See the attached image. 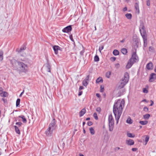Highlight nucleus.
I'll return each mask as SVG.
<instances>
[{
	"label": "nucleus",
	"mask_w": 156,
	"mask_h": 156,
	"mask_svg": "<svg viewBox=\"0 0 156 156\" xmlns=\"http://www.w3.org/2000/svg\"><path fill=\"white\" fill-rule=\"evenodd\" d=\"M116 68H118L120 67V64L119 63H117L115 65Z\"/></svg>",
	"instance_id": "nucleus-51"
},
{
	"label": "nucleus",
	"mask_w": 156,
	"mask_h": 156,
	"mask_svg": "<svg viewBox=\"0 0 156 156\" xmlns=\"http://www.w3.org/2000/svg\"><path fill=\"white\" fill-rule=\"evenodd\" d=\"M139 29L140 32L143 40L144 46L146 47L147 44V34L143 23L140 24Z\"/></svg>",
	"instance_id": "nucleus-2"
},
{
	"label": "nucleus",
	"mask_w": 156,
	"mask_h": 156,
	"mask_svg": "<svg viewBox=\"0 0 156 156\" xmlns=\"http://www.w3.org/2000/svg\"><path fill=\"white\" fill-rule=\"evenodd\" d=\"M14 127L16 133H17L19 135L20 134V132L19 127H18L17 126H14Z\"/></svg>",
	"instance_id": "nucleus-22"
},
{
	"label": "nucleus",
	"mask_w": 156,
	"mask_h": 156,
	"mask_svg": "<svg viewBox=\"0 0 156 156\" xmlns=\"http://www.w3.org/2000/svg\"><path fill=\"white\" fill-rule=\"evenodd\" d=\"M84 88V87L82 86H80V87L79 88V90H81L83 89Z\"/></svg>",
	"instance_id": "nucleus-58"
},
{
	"label": "nucleus",
	"mask_w": 156,
	"mask_h": 156,
	"mask_svg": "<svg viewBox=\"0 0 156 156\" xmlns=\"http://www.w3.org/2000/svg\"><path fill=\"white\" fill-rule=\"evenodd\" d=\"M139 123L142 125H146L148 123L147 121H141L139 122Z\"/></svg>",
	"instance_id": "nucleus-29"
},
{
	"label": "nucleus",
	"mask_w": 156,
	"mask_h": 156,
	"mask_svg": "<svg viewBox=\"0 0 156 156\" xmlns=\"http://www.w3.org/2000/svg\"><path fill=\"white\" fill-rule=\"evenodd\" d=\"M93 116L95 119L97 120L98 119L97 115L96 112L94 113Z\"/></svg>",
	"instance_id": "nucleus-40"
},
{
	"label": "nucleus",
	"mask_w": 156,
	"mask_h": 156,
	"mask_svg": "<svg viewBox=\"0 0 156 156\" xmlns=\"http://www.w3.org/2000/svg\"><path fill=\"white\" fill-rule=\"evenodd\" d=\"M89 78H90V75H88L87 76L85 79H84L85 80L89 82Z\"/></svg>",
	"instance_id": "nucleus-42"
},
{
	"label": "nucleus",
	"mask_w": 156,
	"mask_h": 156,
	"mask_svg": "<svg viewBox=\"0 0 156 156\" xmlns=\"http://www.w3.org/2000/svg\"><path fill=\"white\" fill-rule=\"evenodd\" d=\"M133 64V62H130L129 60L127 63L126 65V69H128L130 68L132 66Z\"/></svg>",
	"instance_id": "nucleus-16"
},
{
	"label": "nucleus",
	"mask_w": 156,
	"mask_h": 156,
	"mask_svg": "<svg viewBox=\"0 0 156 156\" xmlns=\"http://www.w3.org/2000/svg\"><path fill=\"white\" fill-rule=\"evenodd\" d=\"M113 54L115 56L118 55L119 54V51L117 50H114L113 52Z\"/></svg>",
	"instance_id": "nucleus-31"
},
{
	"label": "nucleus",
	"mask_w": 156,
	"mask_h": 156,
	"mask_svg": "<svg viewBox=\"0 0 156 156\" xmlns=\"http://www.w3.org/2000/svg\"><path fill=\"white\" fill-rule=\"evenodd\" d=\"M150 115L149 114H146L144 115V119H148L150 117Z\"/></svg>",
	"instance_id": "nucleus-36"
},
{
	"label": "nucleus",
	"mask_w": 156,
	"mask_h": 156,
	"mask_svg": "<svg viewBox=\"0 0 156 156\" xmlns=\"http://www.w3.org/2000/svg\"><path fill=\"white\" fill-rule=\"evenodd\" d=\"M145 145L147 143V142L148 141L149 139V136L148 135H146L145 136Z\"/></svg>",
	"instance_id": "nucleus-33"
},
{
	"label": "nucleus",
	"mask_w": 156,
	"mask_h": 156,
	"mask_svg": "<svg viewBox=\"0 0 156 156\" xmlns=\"http://www.w3.org/2000/svg\"><path fill=\"white\" fill-rule=\"evenodd\" d=\"M26 48V46L24 44L22 45L20 49H17L16 51H18V53H20L22 51L24 50Z\"/></svg>",
	"instance_id": "nucleus-17"
},
{
	"label": "nucleus",
	"mask_w": 156,
	"mask_h": 156,
	"mask_svg": "<svg viewBox=\"0 0 156 156\" xmlns=\"http://www.w3.org/2000/svg\"><path fill=\"white\" fill-rule=\"evenodd\" d=\"M110 59L112 61H114L116 59V58L115 57H112Z\"/></svg>",
	"instance_id": "nucleus-50"
},
{
	"label": "nucleus",
	"mask_w": 156,
	"mask_h": 156,
	"mask_svg": "<svg viewBox=\"0 0 156 156\" xmlns=\"http://www.w3.org/2000/svg\"><path fill=\"white\" fill-rule=\"evenodd\" d=\"M96 111L98 112L99 113L101 111V108L100 107H98L96 109Z\"/></svg>",
	"instance_id": "nucleus-48"
},
{
	"label": "nucleus",
	"mask_w": 156,
	"mask_h": 156,
	"mask_svg": "<svg viewBox=\"0 0 156 156\" xmlns=\"http://www.w3.org/2000/svg\"><path fill=\"white\" fill-rule=\"evenodd\" d=\"M126 122L128 123L131 124L133 122V120L131 119L130 117H129L126 120Z\"/></svg>",
	"instance_id": "nucleus-28"
},
{
	"label": "nucleus",
	"mask_w": 156,
	"mask_h": 156,
	"mask_svg": "<svg viewBox=\"0 0 156 156\" xmlns=\"http://www.w3.org/2000/svg\"><path fill=\"white\" fill-rule=\"evenodd\" d=\"M89 82L85 80L84 79L83 81L82 84L85 87H87L88 84Z\"/></svg>",
	"instance_id": "nucleus-25"
},
{
	"label": "nucleus",
	"mask_w": 156,
	"mask_h": 156,
	"mask_svg": "<svg viewBox=\"0 0 156 156\" xmlns=\"http://www.w3.org/2000/svg\"><path fill=\"white\" fill-rule=\"evenodd\" d=\"M126 144L128 145L131 146L134 144V142L133 140L129 139L126 140Z\"/></svg>",
	"instance_id": "nucleus-13"
},
{
	"label": "nucleus",
	"mask_w": 156,
	"mask_h": 156,
	"mask_svg": "<svg viewBox=\"0 0 156 156\" xmlns=\"http://www.w3.org/2000/svg\"><path fill=\"white\" fill-rule=\"evenodd\" d=\"M16 124L18 126V127H20L21 126L22 123L21 122H16Z\"/></svg>",
	"instance_id": "nucleus-41"
},
{
	"label": "nucleus",
	"mask_w": 156,
	"mask_h": 156,
	"mask_svg": "<svg viewBox=\"0 0 156 156\" xmlns=\"http://www.w3.org/2000/svg\"><path fill=\"white\" fill-rule=\"evenodd\" d=\"M104 46L103 45H101L99 46V51L101 53V50L102 49H103L104 48Z\"/></svg>",
	"instance_id": "nucleus-39"
},
{
	"label": "nucleus",
	"mask_w": 156,
	"mask_h": 156,
	"mask_svg": "<svg viewBox=\"0 0 156 156\" xmlns=\"http://www.w3.org/2000/svg\"><path fill=\"white\" fill-rule=\"evenodd\" d=\"M90 117H88V118H87L85 120L86 121H88V120H90Z\"/></svg>",
	"instance_id": "nucleus-64"
},
{
	"label": "nucleus",
	"mask_w": 156,
	"mask_h": 156,
	"mask_svg": "<svg viewBox=\"0 0 156 156\" xmlns=\"http://www.w3.org/2000/svg\"><path fill=\"white\" fill-rule=\"evenodd\" d=\"M96 96L98 98H100L101 97V95L99 93H96Z\"/></svg>",
	"instance_id": "nucleus-57"
},
{
	"label": "nucleus",
	"mask_w": 156,
	"mask_h": 156,
	"mask_svg": "<svg viewBox=\"0 0 156 156\" xmlns=\"http://www.w3.org/2000/svg\"><path fill=\"white\" fill-rule=\"evenodd\" d=\"M124 100L118 99L115 101L113 106V112L114 115L116 123H118L124 106Z\"/></svg>",
	"instance_id": "nucleus-1"
},
{
	"label": "nucleus",
	"mask_w": 156,
	"mask_h": 156,
	"mask_svg": "<svg viewBox=\"0 0 156 156\" xmlns=\"http://www.w3.org/2000/svg\"><path fill=\"white\" fill-rule=\"evenodd\" d=\"M127 136L129 137L133 138L135 137V135L134 134L133 135L131 133H127Z\"/></svg>",
	"instance_id": "nucleus-37"
},
{
	"label": "nucleus",
	"mask_w": 156,
	"mask_h": 156,
	"mask_svg": "<svg viewBox=\"0 0 156 156\" xmlns=\"http://www.w3.org/2000/svg\"><path fill=\"white\" fill-rule=\"evenodd\" d=\"M3 52L2 51H0V61H2L3 59Z\"/></svg>",
	"instance_id": "nucleus-23"
},
{
	"label": "nucleus",
	"mask_w": 156,
	"mask_h": 156,
	"mask_svg": "<svg viewBox=\"0 0 156 156\" xmlns=\"http://www.w3.org/2000/svg\"><path fill=\"white\" fill-rule=\"evenodd\" d=\"M119 149H121V150H123V149L120 148V147H116L115 148V151H117Z\"/></svg>",
	"instance_id": "nucleus-46"
},
{
	"label": "nucleus",
	"mask_w": 156,
	"mask_h": 156,
	"mask_svg": "<svg viewBox=\"0 0 156 156\" xmlns=\"http://www.w3.org/2000/svg\"><path fill=\"white\" fill-rule=\"evenodd\" d=\"M0 96L2 97H7L8 96V93L5 91H3V90H0Z\"/></svg>",
	"instance_id": "nucleus-15"
},
{
	"label": "nucleus",
	"mask_w": 156,
	"mask_h": 156,
	"mask_svg": "<svg viewBox=\"0 0 156 156\" xmlns=\"http://www.w3.org/2000/svg\"><path fill=\"white\" fill-rule=\"evenodd\" d=\"M82 93H83L82 91H80L78 94V95L79 96H80L82 94Z\"/></svg>",
	"instance_id": "nucleus-55"
},
{
	"label": "nucleus",
	"mask_w": 156,
	"mask_h": 156,
	"mask_svg": "<svg viewBox=\"0 0 156 156\" xmlns=\"http://www.w3.org/2000/svg\"><path fill=\"white\" fill-rule=\"evenodd\" d=\"M143 92L144 93H147L148 92V91L147 89L145 88H144L143 89Z\"/></svg>",
	"instance_id": "nucleus-45"
},
{
	"label": "nucleus",
	"mask_w": 156,
	"mask_h": 156,
	"mask_svg": "<svg viewBox=\"0 0 156 156\" xmlns=\"http://www.w3.org/2000/svg\"><path fill=\"white\" fill-rule=\"evenodd\" d=\"M125 16L127 19L129 20L131 19L132 17V15L131 13H127L126 14Z\"/></svg>",
	"instance_id": "nucleus-26"
},
{
	"label": "nucleus",
	"mask_w": 156,
	"mask_h": 156,
	"mask_svg": "<svg viewBox=\"0 0 156 156\" xmlns=\"http://www.w3.org/2000/svg\"><path fill=\"white\" fill-rule=\"evenodd\" d=\"M72 30V25H70L64 28L62 30V31L64 33H68L70 32Z\"/></svg>",
	"instance_id": "nucleus-9"
},
{
	"label": "nucleus",
	"mask_w": 156,
	"mask_h": 156,
	"mask_svg": "<svg viewBox=\"0 0 156 156\" xmlns=\"http://www.w3.org/2000/svg\"><path fill=\"white\" fill-rule=\"evenodd\" d=\"M22 62L19 61L18 62V66L19 69L20 73H26L28 71V66L27 65L23 63V62L24 61L23 60L21 59Z\"/></svg>",
	"instance_id": "nucleus-5"
},
{
	"label": "nucleus",
	"mask_w": 156,
	"mask_h": 156,
	"mask_svg": "<svg viewBox=\"0 0 156 156\" xmlns=\"http://www.w3.org/2000/svg\"><path fill=\"white\" fill-rule=\"evenodd\" d=\"M139 2H137L135 3L134 7L136 10V13L137 14H139L140 13V10L139 8Z\"/></svg>",
	"instance_id": "nucleus-12"
},
{
	"label": "nucleus",
	"mask_w": 156,
	"mask_h": 156,
	"mask_svg": "<svg viewBox=\"0 0 156 156\" xmlns=\"http://www.w3.org/2000/svg\"><path fill=\"white\" fill-rule=\"evenodd\" d=\"M149 50L151 52H154V48L152 46H150L149 48Z\"/></svg>",
	"instance_id": "nucleus-38"
},
{
	"label": "nucleus",
	"mask_w": 156,
	"mask_h": 156,
	"mask_svg": "<svg viewBox=\"0 0 156 156\" xmlns=\"http://www.w3.org/2000/svg\"><path fill=\"white\" fill-rule=\"evenodd\" d=\"M46 69L47 71L48 72H51V66L50 65V64L48 62V61H47L46 63Z\"/></svg>",
	"instance_id": "nucleus-19"
},
{
	"label": "nucleus",
	"mask_w": 156,
	"mask_h": 156,
	"mask_svg": "<svg viewBox=\"0 0 156 156\" xmlns=\"http://www.w3.org/2000/svg\"><path fill=\"white\" fill-rule=\"evenodd\" d=\"M121 52L124 55H126L127 52V50L125 48H123L121 49Z\"/></svg>",
	"instance_id": "nucleus-27"
},
{
	"label": "nucleus",
	"mask_w": 156,
	"mask_h": 156,
	"mask_svg": "<svg viewBox=\"0 0 156 156\" xmlns=\"http://www.w3.org/2000/svg\"><path fill=\"white\" fill-rule=\"evenodd\" d=\"M18 118H21L22 119V121L24 123H26L27 122V120L25 117L23 115H19L18 116Z\"/></svg>",
	"instance_id": "nucleus-20"
},
{
	"label": "nucleus",
	"mask_w": 156,
	"mask_h": 156,
	"mask_svg": "<svg viewBox=\"0 0 156 156\" xmlns=\"http://www.w3.org/2000/svg\"><path fill=\"white\" fill-rule=\"evenodd\" d=\"M129 80V74L127 72H126L124 73L123 77L121 80L120 84L118 86V88L121 89L126 85L128 83Z\"/></svg>",
	"instance_id": "nucleus-4"
},
{
	"label": "nucleus",
	"mask_w": 156,
	"mask_h": 156,
	"mask_svg": "<svg viewBox=\"0 0 156 156\" xmlns=\"http://www.w3.org/2000/svg\"><path fill=\"white\" fill-rule=\"evenodd\" d=\"M2 100L3 101L4 103H5L6 101H7L6 99H5L4 98H3L2 99Z\"/></svg>",
	"instance_id": "nucleus-62"
},
{
	"label": "nucleus",
	"mask_w": 156,
	"mask_h": 156,
	"mask_svg": "<svg viewBox=\"0 0 156 156\" xmlns=\"http://www.w3.org/2000/svg\"><path fill=\"white\" fill-rule=\"evenodd\" d=\"M10 64L11 66L15 69H18V62L19 61H17L14 58L10 59Z\"/></svg>",
	"instance_id": "nucleus-8"
},
{
	"label": "nucleus",
	"mask_w": 156,
	"mask_h": 156,
	"mask_svg": "<svg viewBox=\"0 0 156 156\" xmlns=\"http://www.w3.org/2000/svg\"><path fill=\"white\" fill-rule=\"evenodd\" d=\"M94 61L95 62H98L99 61V58L98 56L96 55L94 57Z\"/></svg>",
	"instance_id": "nucleus-35"
},
{
	"label": "nucleus",
	"mask_w": 156,
	"mask_h": 156,
	"mask_svg": "<svg viewBox=\"0 0 156 156\" xmlns=\"http://www.w3.org/2000/svg\"><path fill=\"white\" fill-rule=\"evenodd\" d=\"M130 62H131L134 64L135 62H137L139 61L138 56L137 55L136 52H133L131 57L129 59Z\"/></svg>",
	"instance_id": "nucleus-7"
},
{
	"label": "nucleus",
	"mask_w": 156,
	"mask_h": 156,
	"mask_svg": "<svg viewBox=\"0 0 156 156\" xmlns=\"http://www.w3.org/2000/svg\"><path fill=\"white\" fill-rule=\"evenodd\" d=\"M84 52V50H82L80 52V54L81 55H83Z\"/></svg>",
	"instance_id": "nucleus-56"
},
{
	"label": "nucleus",
	"mask_w": 156,
	"mask_h": 156,
	"mask_svg": "<svg viewBox=\"0 0 156 156\" xmlns=\"http://www.w3.org/2000/svg\"><path fill=\"white\" fill-rule=\"evenodd\" d=\"M20 100L19 98H18L16 101V106L17 107H19L20 106Z\"/></svg>",
	"instance_id": "nucleus-30"
},
{
	"label": "nucleus",
	"mask_w": 156,
	"mask_h": 156,
	"mask_svg": "<svg viewBox=\"0 0 156 156\" xmlns=\"http://www.w3.org/2000/svg\"><path fill=\"white\" fill-rule=\"evenodd\" d=\"M111 74V73L110 72V71L107 72L106 73V74H105L106 77L107 78H109L110 77Z\"/></svg>",
	"instance_id": "nucleus-34"
},
{
	"label": "nucleus",
	"mask_w": 156,
	"mask_h": 156,
	"mask_svg": "<svg viewBox=\"0 0 156 156\" xmlns=\"http://www.w3.org/2000/svg\"><path fill=\"white\" fill-rule=\"evenodd\" d=\"M151 104L150 105V106H152L154 104V102L152 100H151Z\"/></svg>",
	"instance_id": "nucleus-59"
},
{
	"label": "nucleus",
	"mask_w": 156,
	"mask_h": 156,
	"mask_svg": "<svg viewBox=\"0 0 156 156\" xmlns=\"http://www.w3.org/2000/svg\"><path fill=\"white\" fill-rule=\"evenodd\" d=\"M69 38H70V39L71 40V41H72L73 42L74 44H75V43L74 42V39H73V37L72 36V35H70L69 36Z\"/></svg>",
	"instance_id": "nucleus-43"
},
{
	"label": "nucleus",
	"mask_w": 156,
	"mask_h": 156,
	"mask_svg": "<svg viewBox=\"0 0 156 156\" xmlns=\"http://www.w3.org/2000/svg\"><path fill=\"white\" fill-rule=\"evenodd\" d=\"M60 47L58 46L55 45L53 47V49L55 54H57L58 53V51L60 50Z\"/></svg>",
	"instance_id": "nucleus-14"
},
{
	"label": "nucleus",
	"mask_w": 156,
	"mask_h": 156,
	"mask_svg": "<svg viewBox=\"0 0 156 156\" xmlns=\"http://www.w3.org/2000/svg\"><path fill=\"white\" fill-rule=\"evenodd\" d=\"M86 110L85 108L82 109L79 112V116L80 117L82 116L86 112Z\"/></svg>",
	"instance_id": "nucleus-18"
},
{
	"label": "nucleus",
	"mask_w": 156,
	"mask_h": 156,
	"mask_svg": "<svg viewBox=\"0 0 156 156\" xmlns=\"http://www.w3.org/2000/svg\"><path fill=\"white\" fill-rule=\"evenodd\" d=\"M133 41L137 45L138 43V38L136 36H133Z\"/></svg>",
	"instance_id": "nucleus-21"
},
{
	"label": "nucleus",
	"mask_w": 156,
	"mask_h": 156,
	"mask_svg": "<svg viewBox=\"0 0 156 156\" xmlns=\"http://www.w3.org/2000/svg\"><path fill=\"white\" fill-rule=\"evenodd\" d=\"M57 127L55 119L54 118L53 121L49 125L48 128L45 132V133L47 136H51L53 133V131Z\"/></svg>",
	"instance_id": "nucleus-3"
},
{
	"label": "nucleus",
	"mask_w": 156,
	"mask_h": 156,
	"mask_svg": "<svg viewBox=\"0 0 156 156\" xmlns=\"http://www.w3.org/2000/svg\"><path fill=\"white\" fill-rule=\"evenodd\" d=\"M125 39H123L122 40L120 41V42L121 43H123L125 41Z\"/></svg>",
	"instance_id": "nucleus-61"
},
{
	"label": "nucleus",
	"mask_w": 156,
	"mask_h": 156,
	"mask_svg": "<svg viewBox=\"0 0 156 156\" xmlns=\"http://www.w3.org/2000/svg\"><path fill=\"white\" fill-rule=\"evenodd\" d=\"M156 79V74L154 73H151L150 75L149 81L152 82Z\"/></svg>",
	"instance_id": "nucleus-10"
},
{
	"label": "nucleus",
	"mask_w": 156,
	"mask_h": 156,
	"mask_svg": "<svg viewBox=\"0 0 156 156\" xmlns=\"http://www.w3.org/2000/svg\"><path fill=\"white\" fill-rule=\"evenodd\" d=\"M90 132L92 135H94L95 133V131L94 128L93 127H90L89 129Z\"/></svg>",
	"instance_id": "nucleus-32"
},
{
	"label": "nucleus",
	"mask_w": 156,
	"mask_h": 156,
	"mask_svg": "<svg viewBox=\"0 0 156 156\" xmlns=\"http://www.w3.org/2000/svg\"><path fill=\"white\" fill-rule=\"evenodd\" d=\"M137 150V149L136 148H133L132 149V150L133 151H136Z\"/></svg>",
	"instance_id": "nucleus-52"
},
{
	"label": "nucleus",
	"mask_w": 156,
	"mask_h": 156,
	"mask_svg": "<svg viewBox=\"0 0 156 156\" xmlns=\"http://www.w3.org/2000/svg\"><path fill=\"white\" fill-rule=\"evenodd\" d=\"M93 122L91 121H88L87 122V124L88 126H91L93 125Z\"/></svg>",
	"instance_id": "nucleus-47"
},
{
	"label": "nucleus",
	"mask_w": 156,
	"mask_h": 156,
	"mask_svg": "<svg viewBox=\"0 0 156 156\" xmlns=\"http://www.w3.org/2000/svg\"><path fill=\"white\" fill-rule=\"evenodd\" d=\"M144 110L145 112H147L148 111V108L146 107H145L144 108Z\"/></svg>",
	"instance_id": "nucleus-49"
},
{
	"label": "nucleus",
	"mask_w": 156,
	"mask_h": 156,
	"mask_svg": "<svg viewBox=\"0 0 156 156\" xmlns=\"http://www.w3.org/2000/svg\"><path fill=\"white\" fill-rule=\"evenodd\" d=\"M103 80L102 78L101 77H99L96 80V83H99L101 82H102Z\"/></svg>",
	"instance_id": "nucleus-24"
},
{
	"label": "nucleus",
	"mask_w": 156,
	"mask_h": 156,
	"mask_svg": "<svg viewBox=\"0 0 156 156\" xmlns=\"http://www.w3.org/2000/svg\"><path fill=\"white\" fill-rule=\"evenodd\" d=\"M127 8L126 7H124L123 9H122V11H123V12H125V11H127Z\"/></svg>",
	"instance_id": "nucleus-54"
},
{
	"label": "nucleus",
	"mask_w": 156,
	"mask_h": 156,
	"mask_svg": "<svg viewBox=\"0 0 156 156\" xmlns=\"http://www.w3.org/2000/svg\"><path fill=\"white\" fill-rule=\"evenodd\" d=\"M83 131L84 133L85 134L86 133V131L84 127L83 128Z\"/></svg>",
	"instance_id": "nucleus-63"
},
{
	"label": "nucleus",
	"mask_w": 156,
	"mask_h": 156,
	"mask_svg": "<svg viewBox=\"0 0 156 156\" xmlns=\"http://www.w3.org/2000/svg\"><path fill=\"white\" fill-rule=\"evenodd\" d=\"M109 130L110 132L113 131L114 125V119L112 114L108 116Z\"/></svg>",
	"instance_id": "nucleus-6"
},
{
	"label": "nucleus",
	"mask_w": 156,
	"mask_h": 156,
	"mask_svg": "<svg viewBox=\"0 0 156 156\" xmlns=\"http://www.w3.org/2000/svg\"><path fill=\"white\" fill-rule=\"evenodd\" d=\"M101 89H100V92H102L104 91V87L103 86H102L101 85L100 87Z\"/></svg>",
	"instance_id": "nucleus-44"
},
{
	"label": "nucleus",
	"mask_w": 156,
	"mask_h": 156,
	"mask_svg": "<svg viewBox=\"0 0 156 156\" xmlns=\"http://www.w3.org/2000/svg\"><path fill=\"white\" fill-rule=\"evenodd\" d=\"M146 67L148 70H152L153 68V65L152 63L151 62L148 63L146 65Z\"/></svg>",
	"instance_id": "nucleus-11"
},
{
	"label": "nucleus",
	"mask_w": 156,
	"mask_h": 156,
	"mask_svg": "<svg viewBox=\"0 0 156 156\" xmlns=\"http://www.w3.org/2000/svg\"><path fill=\"white\" fill-rule=\"evenodd\" d=\"M147 4L148 6H150V1L149 0H148L147 1Z\"/></svg>",
	"instance_id": "nucleus-53"
},
{
	"label": "nucleus",
	"mask_w": 156,
	"mask_h": 156,
	"mask_svg": "<svg viewBox=\"0 0 156 156\" xmlns=\"http://www.w3.org/2000/svg\"><path fill=\"white\" fill-rule=\"evenodd\" d=\"M24 90H23L21 93L20 94V97H21L22 95L24 93Z\"/></svg>",
	"instance_id": "nucleus-60"
}]
</instances>
